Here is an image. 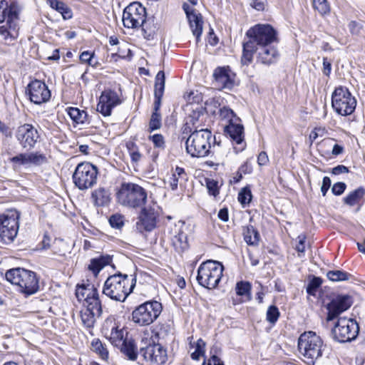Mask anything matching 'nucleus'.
<instances>
[{"label":"nucleus","mask_w":365,"mask_h":365,"mask_svg":"<svg viewBox=\"0 0 365 365\" xmlns=\"http://www.w3.org/2000/svg\"><path fill=\"white\" fill-rule=\"evenodd\" d=\"M249 40L243 42L241 62L248 66L253 60L255 46L273 44L279 41L277 31L269 24H258L246 32Z\"/></svg>","instance_id":"1"},{"label":"nucleus","mask_w":365,"mask_h":365,"mask_svg":"<svg viewBox=\"0 0 365 365\" xmlns=\"http://www.w3.org/2000/svg\"><path fill=\"white\" fill-rule=\"evenodd\" d=\"M103 332L110 343L120 349L128 359L136 360L138 357L137 347L134 340L128 337L127 331L120 329L113 319H107L103 326Z\"/></svg>","instance_id":"2"},{"label":"nucleus","mask_w":365,"mask_h":365,"mask_svg":"<svg viewBox=\"0 0 365 365\" xmlns=\"http://www.w3.org/2000/svg\"><path fill=\"white\" fill-rule=\"evenodd\" d=\"M135 279L127 274H115L106 280L103 293L113 300L124 302L133 292L135 285Z\"/></svg>","instance_id":"3"},{"label":"nucleus","mask_w":365,"mask_h":365,"mask_svg":"<svg viewBox=\"0 0 365 365\" xmlns=\"http://www.w3.org/2000/svg\"><path fill=\"white\" fill-rule=\"evenodd\" d=\"M8 282L18 287L21 293L29 296L39 289L38 278L36 274L24 268H14L8 270L5 274Z\"/></svg>","instance_id":"4"},{"label":"nucleus","mask_w":365,"mask_h":365,"mask_svg":"<svg viewBox=\"0 0 365 365\" xmlns=\"http://www.w3.org/2000/svg\"><path fill=\"white\" fill-rule=\"evenodd\" d=\"M298 348L301 354L309 364L322 357L326 346L321 337L315 332L309 331L302 334L298 339Z\"/></svg>","instance_id":"5"},{"label":"nucleus","mask_w":365,"mask_h":365,"mask_svg":"<svg viewBox=\"0 0 365 365\" xmlns=\"http://www.w3.org/2000/svg\"><path fill=\"white\" fill-rule=\"evenodd\" d=\"M3 1L4 21L3 25H0V35L6 42L9 43L18 36L20 7L16 1Z\"/></svg>","instance_id":"6"},{"label":"nucleus","mask_w":365,"mask_h":365,"mask_svg":"<svg viewBox=\"0 0 365 365\" xmlns=\"http://www.w3.org/2000/svg\"><path fill=\"white\" fill-rule=\"evenodd\" d=\"M117 200L123 206L140 207L147 201V192L138 184L123 182L117 192Z\"/></svg>","instance_id":"7"},{"label":"nucleus","mask_w":365,"mask_h":365,"mask_svg":"<svg viewBox=\"0 0 365 365\" xmlns=\"http://www.w3.org/2000/svg\"><path fill=\"white\" fill-rule=\"evenodd\" d=\"M212 133L207 128L194 130L187 138L186 151L192 157L202 158L208 155L210 149Z\"/></svg>","instance_id":"8"},{"label":"nucleus","mask_w":365,"mask_h":365,"mask_svg":"<svg viewBox=\"0 0 365 365\" xmlns=\"http://www.w3.org/2000/svg\"><path fill=\"white\" fill-rule=\"evenodd\" d=\"M223 266L217 261L207 260L202 262L197 269V280L200 285L207 289H214L222 276Z\"/></svg>","instance_id":"9"},{"label":"nucleus","mask_w":365,"mask_h":365,"mask_svg":"<svg viewBox=\"0 0 365 365\" xmlns=\"http://www.w3.org/2000/svg\"><path fill=\"white\" fill-rule=\"evenodd\" d=\"M162 309L161 303L157 301L145 302L133 309L131 321L140 327L150 325L158 319Z\"/></svg>","instance_id":"10"},{"label":"nucleus","mask_w":365,"mask_h":365,"mask_svg":"<svg viewBox=\"0 0 365 365\" xmlns=\"http://www.w3.org/2000/svg\"><path fill=\"white\" fill-rule=\"evenodd\" d=\"M331 106L336 113L346 116L354 111L356 101L348 88L339 86L331 95Z\"/></svg>","instance_id":"11"},{"label":"nucleus","mask_w":365,"mask_h":365,"mask_svg":"<svg viewBox=\"0 0 365 365\" xmlns=\"http://www.w3.org/2000/svg\"><path fill=\"white\" fill-rule=\"evenodd\" d=\"M98 168L88 162L79 163L73 174L75 185L81 190L92 187L97 182Z\"/></svg>","instance_id":"12"},{"label":"nucleus","mask_w":365,"mask_h":365,"mask_svg":"<svg viewBox=\"0 0 365 365\" xmlns=\"http://www.w3.org/2000/svg\"><path fill=\"white\" fill-rule=\"evenodd\" d=\"M19 214L16 210H10L0 214V240L5 244L12 242L19 230Z\"/></svg>","instance_id":"13"},{"label":"nucleus","mask_w":365,"mask_h":365,"mask_svg":"<svg viewBox=\"0 0 365 365\" xmlns=\"http://www.w3.org/2000/svg\"><path fill=\"white\" fill-rule=\"evenodd\" d=\"M123 24L128 29H138L146 20V9L137 1L130 3L123 12Z\"/></svg>","instance_id":"14"},{"label":"nucleus","mask_w":365,"mask_h":365,"mask_svg":"<svg viewBox=\"0 0 365 365\" xmlns=\"http://www.w3.org/2000/svg\"><path fill=\"white\" fill-rule=\"evenodd\" d=\"M185 230V223L181 220L170 222L166 225V233L171 242V245L179 253L182 252L188 247Z\"/></svg>","instance_id":"15"},{"label":"nucleus","mask_w":365,"mask_h":365,"mask_svg":"<svg viewBox=\"0 0 365 365\" xmlns=\"http://www.w3.org/2000/svg\"><path fill=\"white\" fill-rule=\"evenodd\" d=\"M359 331L357 323L351 319L339 318L333 329L334 338L339 342H346L354 339Z\"/></svg>","instance_id":"16"},{"label":"nucleus","mask_w":365,"mask_h":365,"mask_svg":"<svg viewBox=\"0 0 365 365\" xmlns=\"http://www.w3.org/2000/svg\"><path fill=\"white\" fill-rule=\"evenodd\" d=\"M140 355L148 365H163L168 360L167 350L158 343H149L140 349Z\"/></svg>","instance_id":"17"},{"label":"nucleus","mask_w":365,"mask_h":365,"mask_svg":"<svg viewBox=\"0 0 365 365\" xmlns=\"http://www.w3.org/2000/svg\"><path fill=\"white\" fill-rule=\"evenodd\" d=\"M121 103L120 96L116 91L106 89L101 93L99 97L97 110L104 116H110L112 110Z\"/></svg>","instance_id":"18"},{"label":"nucleus","mask_w":365,"mask_h":365,"mask_svg":"<svg viewBox=\"0 0 365 365\" xmlns=\"http://www.w3.org/2000/svg\"><path fill=\"white\" fill-rule=\"evenodd\" d=\"M76 296L79 302H83L84 307L102 306L98 290L93 284L78 285L76 289Z\"/></svg>","instance_id":"19"},{"label":"nucleus","mask_w":365,"mask_h":365,"mask_svg":"<svg viewBox=\"0 0 365 365\" xmlns=\"http://www.w3.org/2000/svg\"><path fill=\"white\" fill-rule=\"evenodd\" d=\"M26 93L30 101L37 105L48 101L51 98V91L48 86L39 80H34L29 83Z\"/></svg>","instance_id":"20"},{"label":"nucleus","mask_w":365,"mask_h":365,"mask_svg":"<svg viewBox=\"0 0 365 365\" xmlns=\"http://www.w3.org/2000/svg\"><path fill=\"white\" fill-rule=\"evenodd\" d=\"M16 137L21 146L26 149L34 147L39 138L37 129L31 124L25 123L18 127Z\"/></svg>","instance_id":"21"},{"label":"nucleus","mask_w":365,"mask_h":365,"mask_svg":"<svg viewBox=\"0 0 365 365\" xmlns=\"http://www.w3.org/2000/svg\"><path fill=\"white\" fill-rule=\"evenodd\" d=\"M158 212L154 208L148 207L142 209L138 220L136 222V227L140 232H150L156 227Z\"/></svg>","instance_id":"22"},{"label":"nucleus","mask_w":365,"mask_h":365,"mask_svg":"<svg viewBox=\"0 0 365 365\" xmlns=\"http://www.w3.org/2000/svg\"><path fill=\"white\" fill-rule=\"evenodd\" d=\"M254 53H256L257 62L266 66L274 63L279 57L278 51L272 44L255 46Z\"/></svg>","instance_id":"23"},{"label":"nucleus","mask_w":365,"mask_h":365,"mask_svg":"<svg viewBox=\"0 0 365 365\" xmlns=\"http://www.w3.org/2000/svg\"><path fill=\"white\" fill-rule=\"evenodd\" d=\"M351 305V300L349 296H338L327 305V320L331 321L341 313L347 310Z\"/></svg>","instance_id":"24"},{"label":"nucleus","mask_w":365,"mask_h":365,"mask_svg":"<svg viewBox=\"0 0 365 365\" xmlns=\"http://www.w3.org/2000/svg\"><path fill=\"white\" fill-rule=\"evenodd\" d=\"M183 8L187 14L192 32L196 37V41L197 42L202 32L203 21L202 16L200 14H197L194 11H190L189 6L186 4H184Z\"/></svg>","instance_id":"25"},{"label":"nucleus","mask_w":365,"mask_h":365,"mask_svg":"<svg viewBox=\"0 0 365 365\" xmlns=\"http://www.w3.org/2000/svg\"><path fill=\"white\" fill-rule=\"evenodd\" d=\"M102 314V306L98 307H85V309L81 312V318L82 323L87 328H91L94 326L96 318Z\"/></svg>","instance_id":"26"},{"label":"nucleus","mask_w":365,"mask_h":365,"mask_svg":"<svg viewBox=\"0 0 365 365\" xmlns=\"http://www.w3.org/2000/svg\"><path fill=\"white\" fill-rule=\"evenodd\" d=\"M215 80V86L219 89L231 88L233 85L230 77V71L226 68H218L215 69L213 74Z\"/></svg>","instance_id":"27"},{"label":"nucleus","mask_w":365,"mask_h":365,"mask_svg":"<svg viewBox=\"0 0 365 365\" xmlns=\"http://www.w3.org/2000/svg\"><path fill=\"white\" fill-rule=\"evenodd\" d=\"M225 132L238 145L244 140V127L240 121H234L226 125Z\"/></svg>","instance_id":"28"},{"label":"nucleus","mask_w":365,"mask_h":365,"mask_svg":"<svg viewBox=\"0 0 365 365\" xmlns=\"http://www.w3.org/2000/svg\"><path fill=\"white\" fill-rule=\"evenodd\" d=\"M46 2L53 9L60 13L63 19L67 20L72 18V10L64 2L58 0H46Z\"/></svg>","instance_id":"29"},{"label":"nucleus","mask_w":365,"mask_h":365,"mask_svg":"<svg viewBox=\"0 0 365 365\" xmlns=\"http://www.w3.org/2000/svg\"><path fill=\"white\" fill-rule=\"evenodd\" d=\"M91 199L96 206H106L110 200L108 190L103 187H99L92 192Z\"/></svg>","instance_id":"30"},{"label":"nucleus","mask_w":365,"mask_h":365,"mask_svg":"<svg viewBox=\"0 0 365 365\" xmlns=\"http://www.w3.org/2000/svg\"><path fill=\"white\" fill-rule=\"evenodd\" d=\"M186 180V173L182 168L176 167L172 176L169 179V187L172 190L178 188V184H181L182 181Z\"/></svg>","instance_id":"31"},{"label":"nucleus","mask_w":365,"mask_h":365,"mask_svg":"<svg viewBox=\"0 0 365 365\" xmlns=\"http://www.w3.org/2000/svg\"><path fill=\"white\" fill-rule=\"evenodd\" d=\"M365 195V189L359 187L355 190L350 192L346 197L344 198V202L349 206H354L360 203Z\"/></svg>","instance_id":"32"},{"label":"nucleus","mask_w":365,"mask_h":365,"mask_svg":"<svg viewBox=\"0 0 365 365\" xmlns=\"http://www.w3.org/2000/svg\"><path fill=\"white\" fill-rule=\"evenodd\" d=\"M245 241L250 245H257L260 239L258 231L252 226L248 225L243 230Z\"/></svg>","instance_id":"33"},{"label":"nucleus","mask_w":365,"mask_h":365,"mask_svg":"<svg viewBox=\"0 0 365 365\" xmlns=\"http://www.w3.org/2000/svg\"><path fill=\"white\" fill-rule=\"evenodd\" d=\"M91 349L98 355L102 360L107 361L108 359L109 353L106 345L103 344L99 339H94L91 341Z\"/></svg>","instance_id":"34"},{"label":"nucleus","mask_w":365,"mask_h":365,"mask_svg":"<svg viewBox=\"0 0 365 365\" xmlns=\"http://www.w3.org/2000/svg\"><path fill=\"white\" fill-rule=\"evenodd\" d=\"M205 342L202 339H199L195 342H192L190 340L189 343V351L194 349L191 352V358L193 360H198L200 357L205 354Z\"/></svg>","instance_id":"35"},{"label":"nucleus","mask_w":365,"mask_h":365,"mask_svg":"<svg viewBox=\"0 0 365 365\" xmlns=\"http://www.w3.org/2000/svg\"><path fill=\"white\" fill-rule=\"evenodd\" d=\"M109 257H101L99 258H94L91 260L88 264V269L93 272L95 277L98 275L100 271L110 262Z\"/></svg>","instance_id":"36"},{"label":"nucleus","mask_w":365,"mask_h":365,"mask_svg":"<svg viewBox=\"0 0 365 365\" xmlns=\"http://www.w3.org/2000/svg\"><path fill=\"white\" fill-rule=\"evenodd\" d=\"M204 115L200 110H192L188 117L186 118V122L195 128V130H199L202 128V120Z\"/></svg>","instance_id":"37"},{"label":"nucleus","mask_w":365,"mask_h":365,"mask_svg":"<svg viewBox=\"0 0 365 365\" xmlns=\"http://www.w3.org/2000/svg\"><path fill=\"white\" fill-rule=\"evenodd\" d=\"M68 114L76 123H84L87 120L88 114L86 111L78 108L71 107L68 109Z\"/></svg>","instance_id":"38"},{"label":"nucleus","mask_w":365,"mask_h":365,"mask_svg":"<svg viewBox=\"0 0 365 365\" xmlns=\"http://www.w3.org/2000/svg\"><path fill=\"white\" fill-rule=\"evenodd\" d=\"M165 89V73L160 71L155 77L154 96L162 97Z\"/></svg>","instance_id":"39"},{"label":"nucleus","mask_w":365,"mask_h":365,"mask_svg":"<svg viewBox=\"0 0 365 365\" xmlns=\"http://www.w3.org/2000/svg\"><path fill=\"white\" fill-rule=\"evenodd\" d=\"M236 294L238 296L245 297L247 300L251 299V284L248 282H239L235 287Z\"/></svg>","instance_id":"40"},{"label":"nucleus","mask_w":365,"mask_h":365,"mask_svg":"<svg viewBox=\"0 0 365 365\" xmlns=\"http://www.w3.org/2000/svg\"><path fill=\"white\" fill-rule=\"evenodd\" d=\"M219 115L222 120L229 123L234 121H240V119L236 116L233 110L227 107H222L220 109Z\"/></svg>","instance_id":"41"},{"label":"nucleus","mask_w":365,"mask_h":365,"mask_svg":"<svg viewBox=\"0 0 365 365\" xmlns=\"http://www.w3.org/2000/svg\"><path fill=\"white\" fill-rule=\"evenodd\" d=\"M81 63H87L93 68H97L99 66L98 61L95 59V53L88 51H83L79 56Z\"/></svg>","instance_id":"42"},{"label":"nucleus","mask_w":365,"mask_h":365,"mask_svg":"<svg viewBox=\"0 0 365 365\" xmlns=\"http://www.w3.org/2000/svg\"><path fill=\"white\" fill-rule=\"evenodd\" d=\"M126 148L128 150L129 155L133 162L138 163L140 160L142 155L140 153L139 148L137 145L132 141H128L126 143Z\"/></svg>","instance_id":"43"},{"label":"nucleus","mask_w":365,"mask_h":365,"mask_svg":"<svg viewBox=\"0 0 365 365\" xmlns=\"http://www.w3.org/2000/svg\"><path fill=\"white\" fill-rule=\"evenodd\" d=\"M327 277L329 279L333 282L348 280L351 274L341 270L329 271L327 273Z\"/></svg>","instance_id":"44"},{"label":"nucleus","mask_w":365,"mask_h":365,"mask_svg":"<svg viewBox=\"0 0 365 365\" xmlns=\"http://www.w3.org/2000/svg\"><path fill=\"white\" fill-rule=\"evenodd\" d=\"M162 118L160 113L153 112L149 122L148 131H153L160 129L162 125Z\"/></svg>","instance_id":"45"},{"label":"nucleus","mask_w":365,"mask_h":365,"mask_svg":"<svg viewBox=\"0 0 365 365\" xmlns=\"http://www.w3.org/2000/svg\"><path fill=\"white\" fill-rule=\"evenodd\" d=\"M28 165L33 164L35 165H40L46 162V157L38 153H27Z\"/></svg>","instance_id":"46"},{"label":"nucleus","mask_w":365,"mask_h":365,"mask_svg":"<svg viewBox=\"0 0 365 365\" xmlns=\"http://www.w3.org/2000/svg\"><path fill=\"white\" fill-rule=\"evenodd\" d=\"M313 6L322 15L327 14L330 11V6L327 0H313Z\"/></svg>","instance_id":"47"},{"label":"nucleus","mask_w":365,"mask_h":365,"mask_svg":"<svg viewBox=\"0 0 365 365\" xmlns=\"http://www.w3.org/2000/svg\"><path fill=\"white\" fill-rule=\"evenodd\" d=\"M280 313L278 308L272 305L269 306L267 309L266 318L267 320L272 324H274L279 317Z\"/></svg>","instance_id":"48"},{"label":"nucleus","mask_w":365,"mask_h":365,"mask_svg":"<svg viewBox=\"0 0 365 365\" xmlns=\"http://www.w3.org/2000/svg\"><path fill=\"white\" fill-rule=\"evenodd\" d=\"M238 200L242 205L249 204L252 200V192L249 187L241 190L238 195Z\"/></svg>","instance_id":"49"},{"label":"nucleus","mask_w":365,"mask_h":365,"mask_svg":"<svg viewBox=\"0 0 365 365\" xmlns=\"http://www.w3.org/2000/svg\"><path fill=\"white\" fill-rule=\"evenodd\" d=\"M110 226L115 229H121L124 225V217L122 215L114 214L109 218Z\"/></svg>","instance_id":"50"},{"label":"nucleus","mask_w":365,"mask_h":365,"mask_svg":"<svg viewBox=\"0 0 365 365\" xmlns=\"http://www.w3.org/2000/svg\"><path fill=\"white\" fill-rule=\"evenodd\" d=\"M327 133V130L325 127L319 126L315 127L309 134V140L312 143L317 138L323 137Z\"/></svg>","instance_id":"51"},{"label":"nucleus","mask_w":365,"mask_h":365,"mask_svg":"<svg viewBox=\"0 0 365 365\" xmlns=\"http://www.w3.org/2000/svg\"><path fill=\"white\" fill-rule=\"evenodd\" d=\"M148 139L152 141L155 148L164 149L165 146V142L164 137L161 134H154L150 135Z\"/></svg>","instance_id":"52"},{"label":"nucleus","mask_w":365,"mask_h":365,"mask_svg":"<svg viewBox=\"0 0 365 365\" xmlns=\"http://www.w3.org/2000/svg\"><path fill=\"white\" fill-rule=\"evenodd\" d=\"M322 280L319 277H314L307 287V292L309 294L314 295L316 290L320 287Z\"/></svg>","instance_id":"53"},{"label":"nucleus","mask_w":365,"mask_h":365,"mask_svg":"<svg viewBox=\"0 0 365 365\" xmlns=\"http://www.w3.org/2000/svg\"><path fill=\"white\" fill-rule=\"evenodd\" d=\"M206 185L210 195L215 197L219 194L217 182L214 180L207 179Z\"/></svg>","instance_id":"54"},{"label":"nucleus","mask_w":365,"mask_h":365,"mask_svg":"<svg viewBox=\"0 0 365 365\" xmlns=\"http://www.w3.org/2000/svg\"><path fill=\"white\" fill-rule=\"evenodd\" d=\"M346 185L344 182H339L334 183L331 187V192L335 195H341L346 190Z\"/></svg>","instance_id":"55"},{"label":"nucleus","mask_w":365,"mask_h":365,"mask_svg":"<svg viewBox=\"0 0 365 365\" xmlns=\"http://www.w3.org/2000/svg\"><path fill=\"white\" fill-rule=\"evenodd\" d=\"M11 161L17 165H28L27 153L20 154L11 159Z\"/></svg>","instance_id":"56"},{"label":"nucleus","mask_w":365,"mask_h":365,"mask_svg":"<svg viewBox=\"0 0 365 365\" xmlns=\"http://www.w3.org/2000/svg\"><path fill=\"white\" fill-rule=\"evenodd\" d=\"M298 243L296 245V250L298 252L304 253L305 251V240L306 236L304 235H300L297 237Z\"/></svg>","instance_id":"57"},{"label":"nucleus","mask_w":365,"mask_h":365,"mask_svg":"<svg viewBox=\"0 0 365 365\" xmlns=\"http://www.w3.org/2000/svg\"><path fill=\"white\" fill-rule=\"evenodd\" d=\"M331 186V180L329 177H324L323 178V181H322V187H321V192L323 195V196H325L328 190L329 189Z\"/></svg>","instance_id":"58"},{"label":"nucleus","mask_w":365,"mask_h":365,"mask_svg":"<svg viewBox=\"0 0 365 365\" xmlns=\"http://www.w3.org/2000/svg\"><path fill=\"white\" fill-rule=\"evenodd\" d=\"M268 162H269V158H268L267 154L264 151H262L261 153H259V154L258 155V157H257V163L259 164V165H260V166L265 165L268 163Z\"/></svg>","instance_id":"59"},{"label":"nucleus","mask_w":365,"mask_h":365,"mask_svg":"<svg viewBox=\"0 0 365 365\" xmlns=\"http://www.w3.org/2000/svg\"><path fill=\"white\" fill-rule=\"evenodd\" d=\"M349 172V168L343 165H339L334 167L332 169L331 173L333 175H340L342 173H347Z\"/></svg>","instance_id":"60"},{"label":"nucleus","mask_w":365,"mask_h":365,"mask_svg":"<svg viewBox=\"0 0 365 365\" xmlns=\"http://www.w3.org/2000/svg\"><path fill=\"white\" fill-rule=\"evenodd\" d=\"M331 71V64L327 60V58H323V73L324 75L329 76Z\"/></svg>","instance_id":"61"},{"label":"nucleus","mask_w":365,"mask_h":365,"mask_svg":"<svg viewBox=\"0 0 365 365\" xmlns=\"http://www.w3.org/2000/svg\"><path fill=\"white\" fill-rule=\"evenodd\" d=\"M349 28L351 33L357 34L360 31L361 26L356 21H351L349 24Z\"/></svg>","instance_id":"62"},{"label":"nucleus","mask_w":365,"mask_h":365,"mask_svg":"<svg viewBox=\"0 0 365 365\" xmlns=\"http://www.w3.org/2000/svg\"><path fill=\"white\" fill-rule=\"evenodd\" d=\"M218 217L223 222H227L229 219L228 210L227 208L220 210Z\"/></svg>","instance_id":"63"},{"label":"nucleus","mask_w":365,"mask_h":365,"mask_svg":"<svg viewBox=\"0 0 365 365\" xmlns=\"http://www.w3.org/2000/svg\"><path fill=\"white\" fill-rule=\"evenodd\" d=\"M207 365H224L219 357L213 355L209 360Z\"/></svg>","instance_id":"64"}]
</instances>
